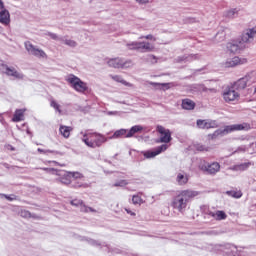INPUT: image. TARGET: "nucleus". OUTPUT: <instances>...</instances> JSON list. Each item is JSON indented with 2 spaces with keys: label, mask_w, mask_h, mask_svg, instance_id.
<instances>
[{
  "label": "nucleus",
  "mask_w": 256,
  "mask_h": 256,
  "mask_svg": "<svg viewBox=\"0 0 256 256\" xmlns=\"http://www.w3.org/2000/svg\"><path fill=\"white\" fill-rule=\"evenodd\" d=\"M226 193L230 197H234V199H241V197H243V193L241 191H227Z\"/></svg>",
  "instance_id": "34"
},
{
  "label": "nucleus",
  "mask_w": 256,
  "mask_h": 256,
  "mask_svg": "<svg viewBox=\"0 0 256 256\" xmlns=\"http://www.w3.org/2000/svg\"><path fill=\"white\" fill-rule=\"evenodd\" d=\"M240 49L241 48L237 43L229 42L227 44V50L229 51V53H239Z\"/></svg>",
  "instance_id": "31"
},
{
  "label": "nucleus",
  "mask_w": 256,
  "mask_h": 256,
  "mask_svg": "<svg viewBox=\"0 0 256 256\" xmlns=\"http://www.w3.org/2000/svg\"><path fill=\"white\" fill-rule=\"evenodd\" d=\"M50 106L53 107V109H55V111H57L59 114L62 113V111H61V105H59V103H57V101L51 100Z\"/></svg>",
  "instance_id": "36"
},
{
  "label": "nucleus",
  "mask_w": 256,
  "mask_h": 256,
  "mask_svg": "<svg viewBox=\"0 0 256 256\" xmlns=\"http://www.w3.org/2000/svg\"><path fill=\"white\" fill-rule=\"evenodd\" d=\"M24 113L25 110L23 109L16 110L12 118V121H14V123H19V121H23Z\"/></svg>",
  "instance_id": "30"
},
{
  "label": "nucleus",
  "mask_w": 256,
  "mask_h": 256,
  "mask_svg": "<svg viewBox=\"0 0 256 256\" xmlns=\"http://www.w3.org/2000/svg\"><path fill=\"white\" fill-rule=\"evenodd\" d=\"M191 89H194V91H200L201 93H207V91H215L213 88H206L205 84H193Z\"/></svg>",
  "instance_id": "28"
},
{
  "label": "nucleus",
  "mask_w": 256,
  "mask_h": 256,
  "mask_svg": "<svg viewBox=\"0 0 256 256\" xmlns=\"http://www.w3.org/2000/svg\"><path fill=\"white\" fill-rule=\"evenodd\" d=\"M67 81L72 85L75 91H78V93H85V91H87V83L83 82L81 78L71 74Z\"/></svg>",
  "instance_id": "7"
},
{
  "label": "nucleus",
  "mask_w": 256,
  "mask_h": 256,
  "mask_svg": "<svg viewBox=\"0 0 256 256\" xmlns=\"http://www.w3.org/2000/svg\"><path fill=\"white\" fill-rule=\"evenodd\" d=\"M256 37V26L250 29H247L241 37L242 43H253V40Z\"/></svg>",
  "instance_id": "15"
},
{
  "label": "nucleus",
  "mask_w": 256,
  "mask_h": 256,
  "mask_svg": "<svg viewBox=\"0 0 256 256\" xmlns=\"http://www.w3.org/2000/svg\"><path fill=\"white\" fill-rule=\"evenodd\" d=\"M201 211L204 213V215H209L211 217V214L213 213L211 210H209V206H201Z\"/></svg>",
  "instance_id": "43"
},
{
  "label": "nucleus",
  "mask_w": 256,
  "mask_h": 256,
  "mask_svg": "<svg viewBox=\"0 0 256 256\" xmlns=\"http://www.w3.org/2000/svg\"><path fill=\"white\" fill-rule=\"evenodd\" d=\"M178 185H187L189 183V176L185 173H178L176 177Z\"/></svg>",
  "instance_id": "26"
},
{
  "label": "nucleus",
  "mask_w": 256,
  "mask_h": 256,
  "mask_svg": "<svg viewBox=\"0 0 256 256\" xmlns=\"http://www.w3.org/2000/svg\"><path fill=\"white\" fill-rule=\"evenodd\" d=\"M107 65L108 67H113V69H129L130 67H133V61L116 57L109 59Z\"/></svg>",
  "instance_id": "5"
},
{
  "label": "nucleus",
  "mask_w": 256,
  "mask_h": 256,
  "mask_svg": "<svg viewBox=\"0 0 256 256\" xmlns=\"http://www.w3.org/2000/svg\"><path fill=\"white\" fill-rule=\"evenodd\" d=\"M20 215L21 217H24V219H29V217H31V212H29V210H21Z\"/></svg>",
  "instance_id": "46"
},
{
  "label": "nucleus",
  "mask_w": 256,
  "mask_h": 256,
  "mask_svg": "<svg viewBox=\"0 0 256 256\" xmlns=\"http://www.w3.org/2000/svg\"><path fill=\"white\" fill-rule=\"evenodd\" d=\"M182 109H185L186 111H193L195 109V103L191 99H183L182 100Z\"/></svg>",
  "instance_id": "23"
},
{
  "label": "nucleus",
  "mask_w": 256,
  "mask_h": 256,
  "mask_svg": "<svg viewBox=\"0 0 256 256\" xmlns=\"http://www.w3.org/2000/svg\"><path fill=\"white\" fill-rule=\"evenodd\" d=\"M37 151H38V153H43L44 155H47V153H55V151H53V150H44L41 148H38Z\"/></svg>",
  "instance_id": "47"
},
{
  "label": "nucleus",
  "mask_w": 256,
  "mask_h": 256,
  "mask_svg": "<svg viewBox=\"0 0 256 256\" xmlns=\"http://www.w3.org/2000/svg\"><path fill=\"white\" fill-rule=\"evenodd\" d=\"M111 77V79H113V81H116L117 83H122V85H129V83L127 82V81H125L124 79H123V77H121V76H119V75H111L110 76Z\"/></svg>",
  "instance_id": "35"
},
{
  "label": "nucleus",
  "mask_w": 256,
  "mask_h": 256,
  "mask_svg": "<svg viewBox=\"0 0 256 256\" xmlns=\"http://www.w3.org/2000/svg\"><path fill=\"white\" fill-rule=\"evenodd\" d=\"M211 217L216 221H225V219H227V214L223 210H217L211 214Z\"/></svg>",
  "instance_id": "24"
},
{
  "label": "nucleus",
  "mask_w": 256,
  "mask_h": 256,
  "mask_svg": "<svg viewBox=\"0 0 256 256\" xmlns=\"http://www.w3.org/2000/svg\"><path fill=\"white\" fill-rule=\"evenodd\" d=\"M128 51H139L140 53H151L155 47L149 42H129L126 44Z\"/></svg>",
  "instance_id": "4"
},
{
  "label": "nucleus",
  "mask_w": 256,
  "mask_h": 256,
  "mask_svg": "<svg viewBox=\"0 0 256 256\" xmlns=\"http://www.w3.org/2000/svg\"><path fill=\"white\" fill-rule=\"evenodd\" d=\"M0 197H5V199H7L8 201H15V199H17V196H15V194L12 195H7V194H0Z\"/></svg>",
  "instance_id": "45"
},
{
  "label": "nucleus",
  "mask_w": 256,
  "mask_h": 256,
  "mask_svg": "<svg viewBox=\"0 0 256 256\" xmlns=\"http://www.w3.org/2000/svg\"><path fill=\"white\" fill-rule=\"evenodd\" d=\"M60 175L59 181L62 185H71V174L69 172H62Z\"/></svg>",
  "instance_id": "27"
},
{
  "label": "nucleus",
  "mask_w": 256,
  "mask_h": 256,
  "mask_svg": "<svg viewBox=\"0 0 256 256\" xmlns=\"http://www.w3.org/2000/svg\"><path fill=\"white\" fill-rule=\"evenodd\" d=\"M199 59L198 54H184L176 58V63H191V61H197Z\"/></svg>",
  "instance_id": "18"
},
{
  "label": "nucleus",
  "mask_w": 256,
  "mask_h": 256,
  "mask_svg": "<svg viewBox=\"0 0 256 256\" xmlns=\"http://www.w3.org/2000/svg\"><path fill=\"white\" fill-rule=\"evenodd\" d=\"M195 149H196V151H209V147H207L203 144H196Z\"/></svg>",
  "instance_id": "41"
},
{
  "label": "nucleus",
  "mask_w": 256,
  "mask_h": 256,
  "mask_svg": "<svg viewBox=\"0 0 256 256\" xmlns=\"http://www.w3.org/2000/svg\"><path fill=\"white\" fill-rule=\"evenodd\" d=\"M71 131H73V127L60 125L59 133L64 139H69V137H71Z\"/></svg>",
  "instance_id": "20"
},
{
  "label": "nucleus",
  "mask_w": 256,
  "mask_h": 256,
  "mask_svg": "<svg viewBox=\"0 0 256 256\" xmlns=\"http://www.w3.org/2000/svg\"><path fill=\"white\" fill-rule=\"evenodd\" d=\"M251 91H252L251 89H248V90H247L248 93H251Z\"/></svg>",
  "instance_id": "58"
},
{
  "label": "nucleus",
  "mask_w": 256,
  "mask_h": 256,
  "mask_svg": "<svg viewBox=\"0 0 256 256\" xmlns=\"http://www.w3.org/2000/svg\"><path fill=\"white\" fill-rule=\"evenodd\" d=\"M229 31L228 28H221L216 36H215V40L218 41V43H221V41H225V37L227 35V32Z\"/></svg>",
  "instance_id": "25"
},
{
  "label": "nucleus",
  "mask_w": 256,
  "mask_h": 256,
  "mask_svg": "<svg viewBox=\"0 0 256 256\" xmlns=\"http://www.w3.org/2000/svg\"><path fill=\"white\" fill-rule=\"evenodd\" d=\"M222 97L226 103H233L239 101L241 94L230 85L223 90Z\"/></svg>",
  "instance_id": "6"
},
{
  "label": "nucleus",
  "mask_w": 256,
  "mask_h": 256,
  "mask_svg": "<svg viewBox=\"0 0 256 256\" xmlns=\"http://www.w3.org/2000/svg\"><path fill=\"white\" fill-rule=\"evenodd\" d=\"M150 57H152V59H157L155 56L151 55Z\"/></svg>",
  "instance_id": "57"
},
{
  "label": "nucleus",
  "mask_w": 256,
  "mask_h": 256,
  "mask_svg": "<svg viewBox=\"0 0 256 256\" xmlns=\"http://www.w3.org/2000/svg\"><path fill=\"white\" fill-rule=\"evenodd\" d=\"M132 203H133L134 205H141V203H143V199H142L141 196H139V195H134V196L132 197Z\"/></svg>",
  "instance_id": "38"
},
{
  "label": "nucleus",
  "mask_w": 256,
  "mask_h": 256,
  "mask_svg": "<svg viewBox=\"0 0 256 256\" xmlns=\"http://www.w3.org/2000/svg\"><path fill=\"white\" fill-rule=\"evenodd\" d=\"M0 23L4 25V27L11 25V13H9V10H7L5 6L0 9Z\"/></svg>",
  "instance_id": "17"
},
{
  "label": "nucleus",
  "mask_w": 256,
  "mask_h": 256,
  "mask_svg": "<svg viewBox=\"0 0 256 256\" xmlns=\"http://www.w3.org/2000/svg\"><path fill=\"white\" fill-rule=\"evenodd\" d=\"M125 211H126V213H128V215H131L132 217H135V212H133V211H131L130 209H127V208H125Z\"/></svg>",
  "instance_id": "51"
},
{
  "label": "nucleus",
  "mask_w": 256,
  "mask_h": 256,
  "mask_svg": "<svg viewBox=\"0 0 256 256\" xmlns=\"http://www.w3.org/2000/svg\"><path fill=\"white\" fill-rule=\"evenodd\" d=\"M5 7V3L3 2V0H0V10L3 9Z\"/></svg>",
  "instance_id": "53"
},
{
  "label": "nucleus",
  "mask_w": 256,
  "mask_h": 256,
  "mask_svg": "<svg viewBox=\"0 0 256 256\" xmlns=\"http://www.w3.org/2000/svg\"><path fill=\"white\" fill-rule=\"evenodd\" d=\"M136 3H139V5H147L149 3V0H135Z\"/></svg>",
  "instance_id": "49"
},
{
  "label": "nucleus",
  "mask_w": 256,
  "mask_h": 256,
  "mask_svg": "<svg viewBox=\"0 0 256 256\" xmlns=\"http://www.w3.org/2000/svg\"><path fill=\"white\" fill-rule=\"evenodd\" d=\"M87 137V134L84 135V138ZM83 138V141L87 147H91L92 149H95L97 147H101L103 143H107L109 141V138L103 136V134L94 133L90 135L89 138Z\"/></svg>",
  "instance_id": "3"
},
{
  "label": "nucleus",
  "mask_w": 256,
  "mask_h": 256,
  "mask_svg": "<svg viewBox=\"0 0 256 256\" xmlns=\"http://www.w3.org/2000/svg\"><path fill=\"white\" fill-rule=\"evenodd\" d=\"M60 42L68 47H77V42L75 40L66 39L65 37H63V40H60Z\"/></svg>",
  "instance_id": "33"
},
{
  "label": "nucleus",
  "mask_w": 256,
  "mask_h": 256,
  "mask_svg": "<svg viewBox=\"0 0 256 256\" xmlns=\"http://www.w3.org/2000/svg\"><path fill=\"white\" fill-rule=\"evenodd\" d=\"M154 87H163L164 89H170V83H152Z\"/></svg>",
  "instance_id": "44"
},
{
  "label": "nucleus",
  "mask_w": 256,
  "mask_h": 256,
  "mask_svg": "<svg viewBox=\"0 0 256 256\" xmlns=\"http://www.w3.org/2000/svg\"><path fill=\"white\" fill-rule=\"evenodd\" d=\"M168 147L169 146L167 144H162V145L154 148L153 151L143 152V155L146 159H153V157H157V155H161V153H163V151H167Z\"/></svg>",
  "instance_id": "12"
},
{
  "label": "nucleus",
  "mask_w": 256,
  "mask_h": 256,
  "mask_svg": "<svg viewBox=\"0 0 256 256\" xmlns=\"http://www.w3.org/2000/svg\"><path fill=\"white\" fill-rule=\"evenodd\" d=\"M126 185H129V182L127 180H120L116 183H114V187H125Z\"/></svg>",
  "instance_id": "42"
},
{
  "label": "nucleus",
  "mask_w": 256,
  "mask_h": 256,
  "mask_svg": "<svg viewBox=\"0 0 256 256\" xmlns=\"http://www.w3.org/2000/svg\"><path fill=\"white\" fill-rule=\"evenodd\" d=\"M139 39H145V36H140Z\"/></svg>",
  "instance_id": "56"
},
{
  "label": "nucleus",
  "mask_w": 256,
  "mask_h": 256,
  "mask_svg": "<svg viewBox=\"0 0 256 256\" xmlns=\"http://www.w3.org/2000/svg\"><path fill=\"white\" fill-rule=\"evenodd\" d=\"M249 81H251V76L246 75L232 83L231 86L239 93L240 91H245L247 85H249Z\"/></svg>",
  "instance_id": "11"
},
{
  "label": "nucleus",
  "mask_w": 256,
  "mask_h": 256,
  "mask_svg": "<svg viewBox=\"0 0 256 256\" xmlns=\"http://www.w3.org/2000/svg\"><path fill=\"white\" fill-rule=\"evenodd\" d=\"M231 249L237 250V247L232 245V246H231Z\"/></svg>",
  "instance_id": "55"
},
{
  "label": "nucleus",
  "mask_w": 256,
  "mask_h": 256,
  "mask_svg": "<svg viewBox=\"0 0 256 256\" xmlns=\"http://www.w3.org/2000/svg\"><path fill=\"white\" fill-rule=\"evenodd\" d=\"M189 23H195V19L190 18V19H189Z\"/></svg>",
  "instance_id": "54"
},
{
  "label": "nucleus",
  "mask_w": 256,
  "mask_h": 256,
  "mask_svg": "<svg viewBox=\"0 0 256 256\" xmlns=\"http://www.w3.org/2000/svg\"><path fill=\"white\" fill-rule=\"evenodd\" d=\"M199 195L198 191L195 190H182L176 195L171 202V207H173L179 213H185L187 211V205L191 199H195Z\"/></svg>",
  "instance_id": "1"
},
{
  "label": "nucleus",
  "mask_w": 256,
  "mask_h": 256,
  "mask_svg": "<svg viewBox=\"0 0 256 256\" xmlns=\"http://www.w3.org/2000/svg\"><path fill=\"white\" fill-rule=\"evenodd\" d=\"M141 131H143V126H141V125L132 126L130 128V130L128 131L126 137L131 138V137H133V135H135V133H141Z\"/></svg>",
  "instance_id": "29"
},
{
  "label": "nucleus",
  "mask_w": 256,
  "mask_h": 256,
  "mask_svg": "<svg viewBox=\"0 0 256 256\" xmlns=\"http://www.w3.org/2000/svg\"><path fill=\"white\" fill-rule=\"evenodd\" d=\"M70 177H73V179H83V174L80 172H68Z\"/></svg>",
  "instance_id": "40"
},
{
  "label": "nucleus",
  "mask_w": 256,
  "mask_h": 256,
  "mask_svg": "<svg viewBox=\"0 0 256 256\" xmlns=\"http://www.w3.org/2000/svg\"><path fill=\"white\" fill-rule=\"evenodd\" d=\"M251 129V124L244 122L242 124H233L225 126L224 129H218L214 131V133L209 134V139H217V137H225V135H229V133H233V131H249Z\"/></svg>",
  "instance_id": "2"
},
{
  "label": "nucleus",
  "mask_w": 256,
  "mask_h": 256,
  "mask_svg": "<svg viewBox=\"0 0 256 256\" xmlns=\"http://www.w3.org/2000/svg\"><path fill=\"white\" fill-rule=\"evenodd\" d=\"M238 12L237 9H231L225 12V17H227L228 19H235V17H237Z\"/></svg>",
  "instance_id": "32"
},
{
  "label": "nucleus",
  "mask_w": 256,
  "mask_h": 256,
  "mask_svg": "<svg viewBox=\"0 0 256 256\" xmlns=\"http://www.w3.org/2000/svg\"><path fill=\"white\" fill-rule=\"evenodd\" d=\"M157 132L160 133V143H171V131L169 129H165L163 126H157Z\"/></svg>",
  "instance_id": "16"
},
{
  "label": "nucleus",
  "mask_w": 256,
  "mask_h": 256,
  "mask_svg": "<svg viewBox=\"0 0 256 256\" xmlns=\"http://www.w3.org/2000/svg\"><path fill=\"white\" fill-rule=\"evenodd\" d=\"M85 241H87L90 245H93L94 247H101V243H99V241L97 240L86 238Z\"/></svg>",
  "instance_id": "39"
},
{
  "label": "nucleus",
  "mask_w": 256,
  "mask_h": 256,
  "mask_svg": "<svg viewBox=\"0 0 256 256\" xmlns=\"http://www.w3.org/2000/svg\"><path fill=\"white\" fill-rule=\"evenodd\" d=\"M2 69L3 73H5V75H7L8 77H14V79L20 80L25 79V75L17 71V69H15V67L13 66L9 67L7 64H2Z\"/></svg>",
  "instance_id": "10"
},
{
  "label": "nucleus",
  "mask_w": 256,
  "mask_h": 256,
  "mask_svg": "<svg viewBox=\"0 0 256 256\" xmlns=\"http://www.w3.org/2000/svg\"><path fill=\"white\" fill-rule=\"evenodd\" d=\"M196 125L199 129H217L219 124H217V120H197Z\"/></svg>",
  "instance_id": "13"
},
{
  "label": "nucleus",
  "mask_w": 256,
  "mask_h": 256,
  "mask_svg": "<svg viewBox=\"0 0 256 256\" xmlns=\"http://www.w3.org/2000/svg\"><path fill=\"white\" fill-rule=\"evenodd\" d=\"M145 39H148L149 41H157V39L155 37H153V35H151V34L146 35Z\"/></svg>",
  "instance_id": "50"
},
{
  "label": "nucleus",
  "mask_w": 256,
  "mask_h": 256,
  "mask_svg": "<svg viewBox=\"0 0 256 256\" xmlns=\"http://www.w3.org/2000/svg\"><path fill=\"white\" fill-rule=\"evenodd\" d=\"M201 171L207 173L208 175H217L221 171V165L219 162H212L211 164L206 163L200 166Z\"/></svg>",
  "instance_id": "9"
},
{
  "label": "nucleus",
  "mask_w": 256,
  "mask_h": 256,
  "mask_svg": "<svg viewBox=\"0 0 256 256\" xmlns=\"http://www.w3.org/2000/svg\"><path fill=\"white\" fill-rule=\"evenodd\" d=\"M127 133H129V130L127 129H119L114 132L112 136L109 137V139H121V138H127Z\"/></svg>",
  "instance_id": "21"
},
{
  "label": "nucleus",
  "mask_w": 256,
  "mask_h": 256,
  "mask_svg": "<svg viewBox=\"0 0 256 256\" xmlns=\"http://www.w3.org/2000/svg\"><path fill=\"white\" fill-rule=\"evenodd\" d=\"M43 171H47V173H51L53 171H55L54 168H43Z\"/></svg>",
  "instance_id": "52"
},
{
  "label": "nucleus",
  "mask_w": 256,
  "mask_h": 256,
  "mask_svg": "<svg viewBox=\"0 0 256 256\" xmlns=\"http://www.w3.org/2000/svg\"><path fill=\"white\" fill-rule=\"evenodd\" d=\"M251 165H253L252 162H245V163H241V164H236V165L232 166L230 169L232 171H247V169H249L251 167Z\"/></svg>",
  "instance_id": "22"
},
{
  "label": "nucleus",
  "mask_w": 256,
  "mask_h": 256,
  "mask_svg": "<svg viewBox=\"0 0 256 256\" xmlns=\"http://www.w3.org/2000/svg\"><path fill=\"white\" fill-rule=\"evenodd\" d=\"M26 51L29 53V55H33L34 57H38L39 59H47V53L45 51L35 47L33 43L26 41L24 43Z\"/></svg>",
  "instance_id": "8"
},
{
  "label": "nucleus",
  "mask_w": 256,
  "mask_h": 256,
  "mask_svg": "<svg viewBox=\"0 0 256 256\" xmlns=\"http://www.w3.org/2000/svg\"><path fill=\"white\" fill-rule=\"evenodd\" d=\"M247 58H239L237 56L226 61V67H237V65H245Z\"/></svg>",
  "instance_id": "19"
},
{
  "label": "nucleus",
  "mask_w": 256,
  "mask_h": 256,
  "mask_svg": "<svg viewBox=\"0 0 256 256\" xmlns=\"http://www.w3.org/2000/svg\"><path fill=\"white\" fill-rule=\"evenodd\" d=\"M70 205H72V207H79L80 211L82 213H89V211L91 213H95V209H93L92 207H88L87 205H85V203L83 202V200L81 199H73L70 201Z\"/></svg>",
  "instance_id": "14"
},
{
  "label": "nucleus",
  "mask_w": 256,
  "mask_h": 256,
  "mask_svg": "<svg viewBox=\"0 0 256 256\" xmlns=\"http://www.w3.org/2000/svg\"><path fill=\"white\" fill-rule=\"evenodd\" d=\"M46 35H48V37H51L54 41H63V37H60L53 32H47Z\"/></svg>",
  "instance_id": "37"
},
{
  "label": "nucleus",
  "mask_w": 256,
  "mask_h": 256,
  "mask_svg": "<svg viewBox=\"0 0 256 256\" xmlns=\"http://www.w3.org/2000/svg\"><path fill=\"white\" fill-rule=\"evenodd\" d=\"M73 187L75 189H79L80 187H87V185L77 182V183L73 184Z\"/></svg>",
  "instance_id": "48"
}]
</instances>
